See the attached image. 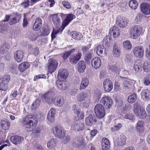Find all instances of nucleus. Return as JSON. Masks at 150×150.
<instances>
[{
  "mask_svg": "<svg viewBox=\"0 0 150 150\" xmlns=\"http://www.w3.org/2000/svg\"><path fill=\"white\" fill-rule=\"evenodd\" d=\"M120 51L117 46L115 44H114L113 47V53L115 55H118L120 54Z\"/></svg>",
  "mask_w": 150,
  "mask_h": 150,
  "instance_id": "47",
  "label": "nucleus"
},
{
  "mask_svg": "<svg viewBox=\"0 0 150 150\" xmlns=\"http://www.w3.org/2000/svg\"><path fill=\"white\" fill-rule=\"evenodd\" d=\"M140 105L138 103H134V112L138 118L143 119L146 117V113L143 108L140 107Z\"/></svg>",
  "mask_w": 150,
  "mask_h": 150,
  "instance_id": "4",
  "label": "nucleus"
},
{
  "mask_svg": "<svg viewBox=\"0 0 150 150\" xmlns=\"http://www.w3.org/2000/svg\"><path fill=\"white\" fill-rule=\"evenodd\" d=\"M40 101L39 99L35 100L32 105V109H35L40 105Z\"/></svg>",
  "mask_w": 150,
  "mask_h": 150,
  "instance_id": "50",
  "label": "nucleus"
},
{
  "mask_svg": "<svg viewBox=\"0 0 150 150\" xmlns=\"http://www.w3.org/2000/svg\"><path fill=\"white\" fill-rule=\"evenodd\" d=\"M97 130L96 129H94L91 131L90 134L91 135V137L93 138L97 134Z\"/></svg>",
  "mask_w": 150,
  "mask_h": 150,
  "instance_id": "63",
  "label": "nucleus"
},
{
  "mask_svg": "<svg viewBox=\"0 0 150 150\" xmlns=\"http://www.w3.org/2000/svg\"><path fill=\"white\" fill-rule=\"evenodd\" d=\"M142 97L146 100H148L150 99V91L148 90L145 89L143 90L141 93Z\"/></svg>",
  "mask_w": 150,
  "mask_h": 150,
  "instance_id": "27",
  "label": "nucleus"
},
{
  "mask_svg": "<svg viewBox=\"0 0 150 150\" xmlns=\"http://www.w3.org/2000/svg\"><path fill=\"white\" fill-rule=\"evenodd\" d=\"M126 143V137L123 136L117 141V144L119 146L123 145Z\"/></svg>",
  "mask_w": 150,
  "mask_h": 150,
  "instance_id": "42",
  "label": "nucleus"
},
{
  "mask_svg": "<svg viewBox=\"0 0 150 150\" xmlns=\"http://www.w3.org/2000/svg\"><path fill=\"white\" fill-rule=\"evenodd\" d=\"M125 60L127 62L132 64L133 63V56L130 54H127L125 56Z\"/></svg>",
  "mask_w": 150,
  "mask_h": 150,
  "instance_id": "46",
  "label": "nucleus"
},
{
  "mask_svg": "<svg viewBox=\"0 0 150 150\" xmlns=\"http://www.w3.org/2000/svg\"><path fill=\"white\" fill-rule=\"evenodd\" d=\"M71 37L74 39L80 40L82 37V35L80 33L75 31L72 32L71 33Z\"/></svg>",
  "mask_w": 150,
  "mask_h": 150,
  "instance_id": "38",
  "label": "nucleus"
},
{
  "mask_svg": "<svg viewBox=\"0 0 150 150\" xmlns=\"http://www.w3.org/2000/svg\"><path fill=\"white\" fill-rule=\"evenodd\" d=\"M143 83L146 86H149L150 84V74L144 77Z\"/></svg>",
  "mask_w": 150,
  "mask_h": 150,
  "instance_id": "44",
  "label": "nucleus"
},
{
  "mask_svg": "<svg viewBox=\"0 0 150 150\" xmlns=\"http://www.w3.org/2000/svg\"><path fill=\"white\" fill-rule=\"evenodd\" d=\"M86 64L84 61H79L77 64L78 71L80 72H83L86 68Z\"/></svg>",
  "mask_w": 150,
  "mask_h": 150,
  "instance_id": "26",
  "label": "nucleus"
},
{
  "mask_svg": "<svg viewBox=\"0 0 150 150\" xmlns=\"http://www.w3.org/2000/svg\"><path fill=\"white\" fill-rule=\"evenodd\" d=\"M124 47L126 49H130L132 46L130 42L128 40H126L123 42Z\"/></svg>",
  "mask_w": 150,
  "mask_h": 150,
  "instance_id": "49",
  "label": "nucleus"
},
{
  "mask_svg": "<svg viewBox=\"0 0 150 150\" xmlns=\"http://www.w3.org/2000/svg\"><path fill=\"white\" fill-rule=\"evenodd\" d=\"M94 112L96 115L99 118H102L105 115L104 108L101 105H96L94 107Z\"/></svg>",
  "mask_w": 150,
  "mask_h": 150,
  "instance_id": "6",
  "label": "nucleus"
},
{
  "mask_svg": "<svg viewBox=\"0 0 150 150\" xmlns=\"http://www.w3.org/2000/svg\"><path fill=\"white\" fill-rule=\"evenodd\" d=\"M56 144V141L54 139H51L47 143L48 147L50 148L54 147Z\"/></svg>",
  "mask_w": 150,
  "mask_h": 150,
  "instance_id": "43",
  "label": "nucleus"
},
{
  "mask_svg": "<svg viewBox=\"0 0 150 150\" xmlns=\"http://www.w3.org/2000/svg\"><path fill=\"white\" fill-rule=\"evenodd\" d=\"M91 64L93 67L95 69H97L100 66L101 64L100 60L98 57H95L92 60Z\"/></svg>",
  "mask_w": 150,
  "mask_h": 150,
  "instance_id": "21",
  "label": "nucleus"
},
{
  "mask_svg": "<svg viewBox=\"0 0 150 150\" xmlns=\"http://www.w3.org/2000/svg\"><path fill=\"white\" fill-rule=\"evenodd\" d=\"M91 46L90 45L86 46H83L81 47V49L83 53H85L89 50Z\"/></svg>",
  "mask_w": 150,
  "mask_h": 150,
  "instance_id": "57",
  "label": "nucleus"
},
{
  "mask_svg": "<svg viewBox=\"0 0 150 150\" xmlns=\"http://www.w3.org/2000/svg\"><path fill=\"white\" fill-rule=\"evenodd\" d=\"M144 122L142 121H139L137 124L136 129L137 133L139 135H142L144 132Z\"/></svg>",
  "mask_w": 150,
  "mask_h": 150,
  "instance_id": "19",
  "label": "nucleus"
},
{
  "mask_svg": "<svg viewBox=\"0 0 150 150\" xmlns=\"http://www.w3.org/2000/svg\"><path fill=\"white\" fill-rule=\"evenodd\" d=\"M82 54L79 50L76 54H73L71 55L69 58V62L71 64H76L77 62L81 59Z\"/></svg>",
  "mask_w": 150,
  "mask_h": 150,
  "instance_id": "12",
  "label": "nucleus"
},
{
  "mask_svg": "<svg viewBox=\"0 0 150 150\" xmlns=\"http://www.w3.org/2000/svg\"><path fill=\"white\" fill-rule=\"evenodd\" d=\"M92 51L90 50L89 52L86 54L84 57V60L88 64H90L92 57Z\"/></svg>",
  "mask_w": 150,
  "mask_h": 150,
  "instance_id": "37",
  "label": "nucleus"
},
{
  "mask_svg": "<svg viewBox=\"0 0 150 150\" xmlns=\"http://www.w3.org/2000/svg\"><path fill=\"white\" fill-rule=\"evenodd\" d=\"M133 51L134 55L137 57L142 58L143 56L144 49L141 46L136 47L134 48Z\"/></svg>",
  "mask_w": 150,
  "mask_h": 150,
  "instance_id": "16",
  "label": "nucleus"
},
{
  "mask_svg": "<svg viewBox=\"0 0 150 150\" xmlns=\"http://www.w3.org/2000/svg\"><path fill=\"white\" fill-rule=\"evenodd\" d=\"M110 142L106 138H103L102 141V148L103 150H107L110 147Z\"/></svg>",
  "mask_w": 150,
  "mask_h": 150,
  "instance_id": "29",
  "label": "nucleus"
},
{
  "mask_svg": "<svg viewBox=\"0 0 150 150\" xmlns=\"http://www.w3.org/2000/svg\"><path fill=\"white\" fill-rule=\"evenodd\" d=\"M76 50L75 48H73L69 51H65L62 55V57L64 60H66L71 54L74 53Z\"/></svg>",
  "mask_w": 150,
  "mask_h": 150,
  "instance_id": "34",
  "label": "nucleus"
},
{
  "mask_svg": "<svg viewBox=\"0 0 150 150\" xmlns=\"http://www.w3.org/2000/svg\"><path fill=\"white\" fill-rule=\"evenodd\" d=\"M143 68L145 71L147 72L150 70V64L147 62H145L143 64Z\"/></svg>",
  "mask_w": 150,
  "mask_h": 150,
  "instance_id": "52",
  "label": "nucleus"
},
{
  "mask_svg": "<svg viewBox=\"0 0 150 150\" xmlns=\"http://www.w3.org/2000/svg\"><path fill=\"white\" fill-rule=\"evenodd\" d=\"M58 88L60 90H65L67 89L66 83L64 81L57 80L56 81Z\"/></svg>",
  "mask_w": 150,
  "mask_h": 150,
  "instance_id": "25",
  "label": "nucleus"
},
{
  "mask_svg": "<svg viewBox=\"0 0 150 150\" xmlns=\"http://www.w3.org/2000/svg\"><path fill=\"white\" fill-rule=\"evenodd\" d=\"M85 101L83 102V104L84 106L86 108L88 107L90 104V100L88 97L87 98H86L85 100Z\"/></svg>",
  "mask_w": 150,
  "mask_h": 150,
  "instance_id": "61",
  "label": "nucleus"
},
{
  "mask_svg": "<svg viewBox=\"0 0 150 150\" xmlns=\"http://www.w3.org/2000/svg\"><path fill=\"white\" fill-rule=\"evenodd\" d=\"M122 126V124L121 123H119L115 125L113 127L111 128V130L112 132L117 131L120 129Z\"/></svg>",
  "mask_w": 150,
  "mask_h": 150,
  "instance_id": "48",
  "label": "nucleus"
},
{
  "mask_svg": "<svg viewBox=\"0 0 150 150\" xmlns=\"http://www.w3.org/2000/svg\"><path fill=\"white\" fill-rule=\"evenodd\" d=\"M24 140V138L18 136H11L10 137L11 141L14 144H16L20 143Z\"/></svg>",
  "mask_w": 150,
  "mask_h": 150,
  "instance_id": "23",
  "label": "nucleus"
},
{
  "mask_svg": "<svg viewBox=\"0 0 150 150\" xmlns=\"http://www.w3.org/2000/svg\"><path fill=\"white\" fill-rule=\"evenodd\" d=\"M29 2L30 1L29 0H25L21 3V5L24 8H26L29 6Z\"/></svg>",
  "mask_w": 150,
  "mask_h": 150,
  "instance_id": "59",
  "label": "nucleus"
},
{
  "mask_svg": "<svg viewBox=\"0 0 150 150\" xmlns=\"http://www.w3.org/2000/svg\"><path fill=\"white\" fill-rule=\"evenodd\" d=\"M122 117L126 119H128L131 120H133L134 118L133 115L132 114L130 113L123 115Z\"/></svg>",
  "mask_w": 150,
  "mask_h": 150,
  "instance_id": "55",
  "label": "nucleus"
},
{
  "mask_svg": "<svg viewBox=\"0 0 150 150\" xmlns=\"http://www.w3.org/2000/svg\"><path fill=\"white\" fill-rule=\"evenodd\" d=\"M88 80L87 78L85 77L83 78L79 87V89L82 90L85 89L88 86Z\"/></svg>",
  "mask_w": 150,
  "mask_h": 150,
  "instance_id": "32",
  "label": "nucleus"
},
{
  "mask_svg": "<svg viewBox=\"0 0 150 150\" xmlns=\"http://www.w3.org/2000/svg\"><path fill=\"white\" fill-rule=\"evenodd\" d=\"M116 24L120 28H125L126 27L128 23V20L125 18H122L118 16L117 18Z\"/></svg>",
  "mask_w": 150,
  "mask_h": 150,
  "instance_id": "13",
  "label": "nucleus"
},
{
  "mask_svg": "<svg viewBox=\"0 0 150 150\" xmlns=\"http://www.w3.org/2000/svg\"><path fill=\"white\" fill-rule=\"evenodd\" d=\"M101 103L108 108H110L113 104L111 98L108 96H104L100 100Z\"/></svg>",
  "mask_w": 150,
  "mask_h": 150,
  "instance_id": "15",
  "label": "nucleus"
},
{
  "mask_svg": "<svg viewBox=\"0 0 150 150\" xmlns=\"http://www.w3.org/2000/svg\"><path fill=\"white\" fill-rule=\"evenodd\" d=\"M34 116L31 115H27L22 119L21 123L24 126H25V130L28 132L33 131L37 124V121L35 120L34 122Z\"/></svg>",
  "mask_w": 150,
  "mask_h": 150,
  "instance_id": "2",
  "label": "nucleus"
},
{
  "mask_svg": "<svg viewBox=\"0 0 150 150\" xmlns=\"http://www.w3.org/2000/svg\"><path fill=\"white\" fill-rule=\"evenodd\" d=\"M11 79L10 76L8 75H5L2 79L1 82L8 84Z\"/></svg>",
  "mask_w": 150,
  "mask_h": 150,
  "instance_id": "51",
  "label": "nucleus"
},
{
  "mask_svg": "<svg viewBox=\"0 0 150 150\" xmlns=\"http://www.w3.org/2000/svg\"><path fill=\"white\" fill-rule=\"evenodd\" d=\"M1 126L2 129L6 130L9 129L10 126V123L8 121L6 120H1Z\"/></svg>",
  "mask_w": 150,
  "mask_h": 150,
  "instance_id": "36",
  "label": "nucleus"
},
{
  "mask_svg": "<svg viewBox=\"0 0 150 150\" xmlns=\"http://www.w3.org/2000/svg\"><path fill=\"white\" fill-rule=\"evenodd\" d=\"M84 127V124L80 122H76L74 126H71L73 129L76 131L82 130Z\"/></svg>",
  "mask_w": 150,
  "mask_h": 150,
  "instance_id": "28",
  "label": "nucleus"
},
{
  "mask_svg": "<svg viewBox=\"0 0 150 150\" xmlns=\"http://www.w3.org/2000/svg\"><path fill=\"white\" fill-rule=\"evenodd\" d=\"M52 129L54 134L56 136L61 139L64 138L65 132L63 128L55 126L53 127Z\"/></svg>",
  "mask_w": 150,
  "mask_h": 150,
  "instance_id": "7",
  "label": "nucleus"
},
{
  "mask_svg": "<svg viewBox=\"0 0 150 150\" xmlns=\"http://www.w3.org/2000/svg\"><path fill=\"white\" fill-rule=\"evenodd\" d=\"M50 29L47 26L44 27L41 33V35L42 36L48 35L50 33Z\"/></svg>",
  "mask_w": 150,
  "mask_h": 150,
  "instance_id": "45",
  "label": "nucleus"
},
{
  "mask_svg": "<svg viewBox=\"0 0 150 150\" xmlns=\"http://www.w3.org/2000/svg\"><path fill=\"white\" fill-rule=\"evenodd\" d=\"M137 98V97L136 94L132 93L129 96L128 98V101L129 103H132L136 100Z\"/></svg>",
  "mask_w": 150,
  "mask_h": 150,
  "instance_id": "40",
  "label": "nucleus"
},
{
  "mask_svg": "<svg viewBox=\"0 0 150 150\" xmlns=\"http://www.w3.org/2000/svg\"><path fill=\"white\" fill-rule=\"evenodd\" d=\"M10 45L8 43H3L0 48V53L4 55L7 53L8 50L10 48Z\"/></svg>",
  "mask_w": 150,
  "mask_h": 150,
  "instance_id": "24",
  "label": "nucleus"
},
{
  "mask_svg": "<svg viewBox=\"0 0 150 150\" xmlns=\"http://www.w3.org/2000/svg\"><path fill=\"white\" fill-rule=\"evenodd\" d=\"M107 2L106 4H102L101 6V7H105V8L106 6L108 5L109 6H110V4H113L112 0H106Z\"/></svg>",
  "mask_w": 150,
  "mask_h": 150,
  "instance_id": "60",
  "label": "nucleus"
},
{
  "mask_svg": "<svg viewBox=\"0 0 150 150\" xmlns=\"http://www.w3.org/2000/svg\"><path fill=\"white\" fill-rule=\"evenodd\" d=\"M141 10L144 14H150V5L146 3H142L140 5Z\"/></svg>",
  "mask_w": 150,
  "mask_h": 150,
  "instance_id": "17",
  "label": "nucleus"
},
{
  "mask_svg": "<svg viewBox=\"0 0 150 150\" xmlns=\"http://www.w3.org/2000/svg\"><path fill=\"white\" fill-rule=\"evenodd\" d=\"M73 146L79 148L80 146H84L86 145L84 142V139L82 137H79L74 139L72 141Z\"/></svg>",
  "mask_w": 150,
  "mask_h": 150,
  "instance_id": "9",
  "label": "nucleus"
},
{
  "mask_svg": "<svg viewBox=\"0 0 150 150\" xmlns=\"http://www.w3.org/2000/svg\"><path fill=\"white\" fill-rule=\"evenodd\" d=\"M110 33H112L114 38L118 37L120 35V32L119 28L114 26L110 29Z\"/></svg>",
  "mask_w": 150,
  "mask_h": 150,
  "instance_id": "30",
  "label": "nucleus"
},
{
  "mask_svg": "<svg viewBox=\"0 0 150 150\" xmlns=\"http://www.w3.org/2000/svg\"><path fill=\"white\" fill-rule=\"evenodd\" d=\"M54 93L51 91L46 93L43 95V100L47 103L53 102L58 107H61L64 103V99L61 97L54 96Z\"/></svg>",
  "mask_w": 150,
  "mask_h": 150,
  "instance_id": "1",
  "label": "nucleus"
},
{
  "mask_svg": "<svg viewBox=\"0 0 150 150\" xmlns=\"http://www.w3.org/2000/svg\"><path fill=\"white\" fill-rule=\"evenodd\" d=\"M116 105L118 108H120L123 105V102L121 100H118L116 102Z\"/></svg>",
  "mask_w": 150,
  "mask_h": 150,
  "instance_id": "64",
  "label": "nucleus"
},
{
  "mask_svg": "<svg viewBox=\"0 0 150 150\" xmlns=\"http://www.w3.org/2000/svg\"><path fill=\"white\" fill-rule=\"evenodd\" d=\"M96 121L95 117L94 115H89L85 119L86 123L87 126H91Z\"/></svg>",
  "mask_w": 150,
  "mask_h": 150,
  "instance_id": "22",
  "label": "nucleus"
},
{
  "mask_svg": "<svg viewBox=\"0 0 150 150\" xmlns=\"http://www.w3.org/2000/svg\"><path fill=\"white\" fill-rule=\"evenodd\" d=\"M79 106L76 105H74L72 107L73 110L74 111V113L77 115H79L80 113L79 109Z\"/></svg>",
  "mask_w": 150,
  "mask_h": 150,
  "instance_id": "53",
  "label": "nucleus"
},
{
  "mask_svg": "<svg viewBox=\"0 0 150 150\" xmlns=\"http://www.w3.org/2000/svg\"><path fill=\"white\" fill-rule=\"evenodd\" d=\"M7 84L4 83L3 82L0 83V90L2 91H6L7 89Z\"/></svg>",
  "mask_w": 150,
  "mask_h": 150,
  "instance_id": "56",
  "label": "nucleus"
},
{
  "mask_svg": "<svg viewBox=\"0 0 150 150\" xmlns=\"http://www.w3.org/2000/svg\"><path fill=\"white\" fill-rule=\"evenodd\" d=\"M97 55L101 57H104L107 55L106 49L103 45H99L96 46L94 49Z\"/></svg>",
  "mask_w": 150,
  "mask_h": 150,
  "instance_id": "11",
  "label": "nucleus"
},
{
  "mask_svg": "<svg viewBox=\"0 0 150 150\" xmlns=\"http://www.w3.org/2000/svg\"><path fill=\"white\" fill-rule=\"evenodd\" d=\"M87 93L83 92L78 95L77 97V100L78 101L82 102L88 97Z\"/></svg>",
  "mask_w": 150,
  "mask_h": 150,
  "instance_id": "33",
  "label": "nucleus"
},
{
  "mask_svg": "<svg viewBox=\"0 0 150 150\" xmlns=\"http://www.w3.org/2000/svg\"><path fill=\"white\" fill-rule=\"evenodd\" d=\"M42 26V21L41 18H38L36 19L35 22L33 26V30L35 31L39 30Z\"/></svg>",
  "mask_w": 150,
  "mask_h": 150,
  "instance_id": "20",
  "label": "nucleus"
},
{
  "mask_svg": "<svg viewBox=\"0 0 150 150\" xmlns=\"http://www.w3.org/2000/svg\"><path fill=\"white\" fill-rule=\"evenodd\" d=\"M104 88L107 92L110 91L113 88V84L112 81L109 79H105L103 82Z\"/></svg>",
  "mask_w": 150,
  "mask_h": 150,
  "instance_id": "18",
  "label": "nucleus"
},
{
  "mask_svg": "<svg viewBox=\"0 0 150 150\" xmlns=\"http://www.w3.org/2000/svg\"><path fill=\"white\" fill-rule=\"evenodd\" d=\"M21 18V15L17 13L13 14L9 22L10 25H12L19 22Z\"/></svg>",
  "mask_w": 150,
  "mask_h": 150,
  "instance_id": "10",
  "label": "nucleus"
},
{
  "mask_svg": "<svg viewBox=\"0 0 150 150\" xmlns=\"http://www.w3.org/2000/svg\"><path fill=\"white\" fill-rule=\"evenodd\" d=\"M129 7L133 9H135L138 6L137 2L135 0H131L129 2Z\"/></svg>",
  "mask_w": 150,
  "mask_h": 150,
  "instance_id": "41",
  "label": "nucleus"
},
{
  "mask_svg": "<svg viewBox=\"0 0 150 150\" xmlns=\"http://www.w3.org/2000/svg\"><path fill=\"white\" fill-rule=\"evenodd\" d=\"M142 28L139 25H135L131 27L130 29L131 37L133 39L138 38L142 32Z\"/></svg>",
  "mask_w": 150,
  "mask_h": 150,
  "instance_id": "5",
  "label": "nucleus"
},
{
  "mask_svg": "<svg viewBox=\"0 0 150 150\" xmlns=\"http://www.w3.org/2000/svg\"><path fill=\"white\" fill-rule=\"evenodd\" d=\"M24 52L22 50H17L14 53V59L16 62L18 63L21 62L23 58Z\"/></svg>",
  "mask_w": 150,
  "mask_h": 150,
  "instance_id": "14",
  "label": "nucleus"
},
{
  "mask_svg": "<svg viewBox=\"0 0 150 150\" xmlns=\"http://www.w3.org/2000/svg\"><path fill=\"white\" fill-rule=\"evenodd\" d=\"M30 67V64L27 62H22L18 66L19 70L21 72H23Z\"/></svg>",
  "mask_w": 150,
  "mask_h": 150,
  "instance_id": "31",
  "label": "nucleus"
},
{
  "mask_svg": "<svg viewBox=\"0 0 150 150\" xmlns=\"http://www.w3.org/2000/svg\"><path fill=\"white\" fill-rule=\"evenodd\" d=\"M58 63L55 59L52 58L50 59L48 61L47 65L48 70L49 72L52 73L56 69Z\"/></svg>",
  "mask_w": 150,
  "mask_h": 150,
  "instance_id": "8",
  "label": "nucleus"
},
{
  "mask_svg": "<svg viewBox=\"0 0 150 150\" xmlns=\"http://www.w3.org/2000/svg\"><path fill=\"white\" fill-rule=\"evenodd\" d=\"M109 69L112 71L116 73L119 72L120 71V68L115 65H112L110 66Z\"/></svg>",
  "mask_w": 150,
  "mask_h": 150,
  "instance_id": "54",
  "label": "nucleus"
},
{
  "mask_svg": "<svg viewBox=\"0 0 150 150\" xmlns=\"http://www.w3.org/2000/svg\"><path fill=\"white\" fill-rule=\"evenodd\" d=\"M63 6L66 8L69 9L71 8V5L70 3L67 1H63L62 2Z\"/></svg>",
  "mask_w": 150,
  "mask_h": 150,
  "instance_id": "58",
  "label": "nucleus"
},
{
  "mask_svg": "<svg viewBox=\"0 0 150 150\" xmlns=\"http://www.w3.org/2000/svg\"><path fill=\"white\" fill-rule=\"evenodd\" d=\"M24 19L23 20V25L24 27L26 26L28 24L27 18H26L25 14H24Z\"/></svg>",
  "mask_w": 150,
  "mask_h": 150,
  "instance_id": "62",
  "label": "nucleus"
},
{
  "mask_svg": "<svg viewBox=\"0 0 150 150\" xmlns=\"http://www.w3.org/2000/svg\"><path fill=\"white\" fill-rule=\"evenodd\" d=\"M52 21L56 27H58L60 24V21L59 17L57 15H55L53 16Z\"/></svg>",
  "mask_w": 150,
  "mask_h": 150,
  "instance_id": "39",
  "label": "nucleus"
},
{
  "mask_svg": "<svg viewBox=\"0 0 150 150\" xmlns=\"http://www.w3.org/2000/svg\"><path fill=\"white\" fill-rule=\"evenodd\" d=\"M75 17L72 13L68 14L66 18L64 19L63 22V24L60 28L57 30H53L51 34L52 40L56 37V35L57 33L60 32L61 33L64 29L65 27L68 25L69 23L72 21Z\"/></svg>",
  "mask_w": 150,
  "mask_h": 150,
  "instance_id": "3",
  "label": "nucleus"
},
{
  "mask_svg": "<svg viewBox=\"0 0 150 150\" xmlns=\"http://www.w3.org/2000/svg\"><path fill=\"white\" fill-rule=\"evenodd\" d=\"M58 75L62 79H66L68 76V73L66 69H61L59 71Z\"/></svg>",
  "mask_w": 150,
  "mask_h": 150,
  "instance_id": "35",
  "label": "nucleus"
}]
</instances>
